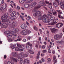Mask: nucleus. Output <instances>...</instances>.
<instances>
[{
	"label": "nucleus",
	"mask_w": 64,
	"mask_h": 64,
	"mask_svg": "<svg viewBox=\"0 0 64 64\" xmlns=\"http://www.w3.org/2000/svg\"><path fill=\"white\" fill-rule=\"evenodd\" d=\"M48 62H49V63L51 61V60L50 58H48Z\"/></svg>",
	"instance_id": "09e8293b"
},
{
	"label": "nucleus",
	"mask_w": 64,
	"mask_h": 64,
	"mask_svg": "<svg viewBox=\"0 0 64 64\" xmlns=\"http://www.w3.org/2000/svg\"><path fill=\"white\" fill-rule=\"evenodd\" d=\"M19 2L21 4H23L24 3V0H19Z\"/></svg>",
	"instance_id": "72a5a7b5"
},
{
	"label": "nucleus",
	"mask_w": 64,
	"mask_h": 64,
	"mask_svg": "<svg viewBox=\"0 0 64 64\" xmlns=\"http://www.w3.org/2000/svg\"><path fill=\"white\" fill-rule=\"evenodd\" d=\"M11 46H10L11 48L12 49H14L15 48V46L16 45V44H11Z\"/></svg>",
	"instance_id": "a211bd4d"
},
{
	"label": "nucleus",
	"mask_w": 64,
	"mask_h": 64,
	"mask_svg": "<svg viewBox=\"0 0 64 64\" xmlns=\"http://www.w3.org/2000/svg\"><path fill=\"white\" fill-rule=\"evenodd\" d=\"M32 46H28V45H26V47L27 49L28 50H31L32 49V47H31Z\"/></svg>",
	"instance_id": "f3484780"
},
{
	"label": "nucleus",
	"mask_w": 64,
	"mask_h": 64,
	"mask_svg": "<svg viewBox=\"0 0 64 64\" xmlns=\"http://www.w3.org/2000/svg\"><path fill=\"white\" fill-rule=\"evenodd\" d=\"M46 32H47V35H48V36H49V31H47Z\"/></svg>",
	"instance_id": "4d7b16f0"
},
{
	"label": "nucleus",
	"mask_w": 64,
	"mask_h": 64,
	"mask_svg": "<svg viewBox=\"0 0 64 64\" xmlns=\"http://www.w3.org/2000/svg\"><path fill=\"white\" fill-rule=\"evenodd\" d=\"M28 52L31 54H34V52L33 51L29 50L28 51Z\"/></svg>",
	"instance_id": "473e14b6"
},
{
	"label": "nucleus",
	"mask_w": 64,
	"mask_h": 64,
	"mask_svg": "<svg viewBox=\"0 0 64 64\" xmlns=\"http://www.w3.org/2000/svg\"><path fill=\"white\" fill-rule=\"evenodd\" d=\"M24 56H25L26 57H27L28 56V55L26 54H25Z\"/></svg>",
	"instance_id": "e2e57ef3"
},
{
	"label": "nucleus",
	"mask_w": 64,
	"mask_h": 64,
	"mask_svg": "<svg viewBox=\"0 0 64 64\" xmlns=\"http://www.w3.org/2000/svg\"><path fill=\"white\" fill-rule=\"evenodd\" d=\"M24 28H25V29H26V28H27V25H26V24H25L24 25Z\"/></svg>",
	"instance_id": "774afa93"
},
{
	"label": "nucleus",
	"mask_w": 64,
	"mask_h": 64,
	"mask_svg": "<svg viewBox=\"0 0 64 64\" xmlns=\"http://www.w3.org/2000/svg\"><path fill=\"white\" fill-rule=\"evenodd\" d=\"M20 17L21 18L22 20H23V21H24V16H22L20 15Z\"/></svg>",
	"instance_id": "37998d69"
},
{
	"label": "nucleus",
	"mask_w": 64,
	"mask_h": 64,
	"mask_svg": "<svg viewBox=\"0 0 64 64\" xmlns=\"http://www.w3.org/2000/svg\"><path fill=\"white\" fill-rule=\"evenodd\" d=\"M17 45L18 47H19V48H22V46L21 45H19L18 44H17Z\"/></svg>",
	"instance_id": "a19ab883"
},
{
	"label": "nucleus",
	"mask_w": 64,
	"mask_h": 64,
	"mask_svg": "<svg viewBox=\"0 0 64 64\" xmlns=\"http://www.w3.org/2000/svg\"><path fill=\"white\" fill-rule=\"evenodd\" d=\"M30 62V61L26 59L24 60V62L25 63H26V64H29V62Z\"/></svg>",
	"instance_id": "6ab92c4d"
},
{
	"label": "nucleus",
	"mask_w": 64,
	"mask_h": 64,
	"mask_svg": "<svg viewBox=\"0 0 64 64\" xmlns=\"http://www.w3.org/2000/svg\"><path fill=\"white\" fill-rule=\"evenodd\" d=\"M49 11L52 13L54 15L56 16V14H57V12H55V10L53 9H51L49 10Z\"/></svg>",
	"instance_id": "9d476101"
},
{
	"label": "nucleus",
	"mask_w": 64,
	"mask_h": 64,
	"mask_svg": "<svg viewBox=\"0 0 64 64\" xmlns=\"http://www.w3.org/2000/svg\"><path fill=\"white\" fill-rule=\"evenodd\" d=\"M24 8H29V4H27L25 5L24 6Z\"/></svg>",
	"instance_id": "2f4dec72"
},
{
	"label": "nucleus",
	"mask_w": 64,
	"mask_h": 64,
	"mask_svg": "<svg viewBox=\"0 0 64 64\" xmlns=\"http://www.w3.org/2000/svg\"><path fill=\"white\" fill-rule=\"evenodd\" d=\"M58 20V19H56L55 20H54V22H55V23H57Z\"/></svg>",
	"instance_id": "a18cd8bd"
},
{
	"label": "nucleus",
	"mask_w": 64,
	"mask_h": 64,
	"mask_svg": "<svg viewBox=\"0 0 64 64\" xmlns=\"http://www.w3.org/2000/svg\"><path fill=\"white\" fill-rule=\"evenodd\" d=\"M30 19H31V18L29 16H28V17H27V18H26L27 20L28 21H29Z\"/></svg>",
	"instance_id": "79ce46f5"
},
{
	"label": "nucleus",
	"mask_w": 64,
	"mask_h": 64,
	"mask_svg": "<svg viewBox=\"0 0 64 64\" xmlns=\"http://www.w3.org/2000/svg\"><path fill=\"white\" fill-rule=\"evenodd\" d=\"M18 25V23L17 22H15L12 23V27H16Z\"/></svg>",
	"instance_id": "ddd939ff"
},
{
	"label": "nucleus",
	"mask_w": 64,
	"mask_h": 64,
	"mask_svg": "<svg viewBox=\"0 0 64 64\" xmlns=\"http://www.w3.org/2000/svg\"><path fill=\"white\" fill-rule=\"evenodd\" d=\"M56 43H58V44H60V41L59 40L57 41L56 42Z\"/></svg>",
	"instance_id": "bf43d9fd"
},
{
	"label": "nucleus",
	"mask_w": 64,
	"mask_h": 64,
	"mask_svg": "<svg viewBox=\"0 0 64 64\" xmlns=\"http://www.w3.org/2000/svg\"><path fill=\"white\" fill-rule=\"evenodd\" d=\"M48 6H49V8L51 9L52 8V3H50L48 4Z\"/></svg>",
	"instance_id": "c756f323"
},
{
	"label": "nucleus",
	"mask_w": 64,
	"mask_h": 64,
	"mask_svg": "<svg viewBox=\"0 0 64 64\" xmlns=\"http://www.w3.org/2000/svg\"><path fill=\"white\" fill-rule=\"evenodd\" d=\"M19 55H20V56L18 57L19 59H20L23 60V58L24 57V56L23 55H19Z\"/></svg>",
	"instance_id": "c85d7f7f"
},
{
	"label": "nucleus",
	"mask_w": 64,
	"mask_h": 64,
	"mask_svg": "<svg viewBox=\"0 0 64 64\" xmlns=\"http://www.w3.org/2000/svg\"><path fill=\"white\" fill-rule=\"evenodd\" d=\"M15 41H16V42L18 41H21V38H20V36H19L18 38L16 40H15Z\"/></svg>",
	"instance_id": "4c0bfd02"
},
{
	"label": "nucleus",
	"mask_w": 64,
	"mask_h": 64,
	"mask_svg": "<svg viewBox=\"0 0 64 64\" xmlns=\"http://www.w3.org/2000/svg\"><path fill=\"white\" fill-rule=\"evenodd\" d=\"M10 59L12 60H13L15 62L17 63V62H18V61H19L20 59H19V57H18L17 58H13L11 57L10 58Z\"/></svg>",
	"instance_id": "423d86ee"
},
{
	"label": "nucleus",
	"mask_w": 64,
	"mask_h": 64,
	"mask_svg": "<svg viewBox=\"0 0 64 64\" xmlns=\"http://www.w3.org/2000/svg\"><path fill=\"white\" fill-rule=\"evenodd\" d=\"M56 26L57 27L60 28V27H62L63 26V24L62 23H59L58 24H56Z\"/></svg>",
	"instance_id": "4468645a"
},
{
	"label": "nucleus",
	"mask_w": 64,
	"mask_h": 64,
	"mask_svg": "<svg viewBox=\"0 0 64 64\" xmlns=\"http://www.w3.org/2000/svg\"><path fill=\"white\" fill-rule=\"evenodd\" d=\"M48 19V18L47 17V16H44V18L43 19V22L45 23H47L48 22L50 25H52V22L49 20Z\"/></svg>",
	"instance_id": "f03ea898"
},
{
	"label": "nucleus",
	"mask_w": 64,
	"mask_h": 64,
	"mask_svg": "<svg viewBox=\"0 0 64 64\" xmlns=\"http://www.w3.org/2000/svg\"><path fill=\"white\" fill-rule=\"evenodd\" d=\"M12 55L14 57H17L18 56V53L16 52H13L12 53Z\"/></svg>",
	"instance_id": "f8f14e48"
},
{
	"label": "nucleus",
	"mask_w": 64,
	"mask_h": 64,
	"mask_svg": "<svg viewBox=\"0 0 64 64\" xmlns=\"http://www.w3.org/2000/svg\"><path fill=\"white\" fill-rule=\"evenodd\" d=\"M27 45H28V46H32V44H31V43L28 42L27 44Z\"/></svg>",
	"instance_id": "e433bc0d"
},
{
	"label": "nucleus",
	"mask_w": 64,
	"mask_h": 64,
	"mask_svg": "<svg viewBox=\"0 0 64 64\" xmlns=\"http://www.w3.org/2000/svg\"><path fill=\"white\" fill-rule=\"evenodd\" d=\"M38 40L39 41H41V38L40 37L39 38V39H38Z\"/></svg>",
	"instance_id": "680f3d73"
},
{
	"label": "nucleus",
	"mask_w": 64,
	"mask_h": 64,
	"mask_svg": "<svg viewBox=\"0 0 64 64\" xmlns=\"http://www.w3.org/2000/svg\"><path fill=\"white\" fill-rule=\"evenodd\" d=\"M56 56H54V58H53V60L54 61H55V60L56 59Z\"/></svg>",
	"instance_id": "13d9d810"
},
{
	"label": "nucleus",
	"mask_w": 64,
	"mask_h": 64,
	"mask_svg": "<svg viewBox=\"0 0 64 64\" xmlns=\"http://www.w3.org/2000/svg\"><path fill=\"white\" fill-rule=\"evenodd\" d=\"M39 30L40 31V32L41 34H42V30H41L40 29Z\"/></svg>",
	"instance_id": "0e129e2a"
},
{
	"label": "nucleus",
	"mask_w": 64,
	"mask_h": 64,
	"mask_svg": "<svg viewBox=\"0 0 64 64\" xmlns=\"http://www.w3.org/2000/svg\"><path fill=\"white\" fill-rule=\"evenodd\" d=\"M56 11L59 14H60V15H61L62 14V11L61 10H56Z\"/></svg>",
	"instance_id": "f704fd0d"
},
{
	"label": "nucleus",
	"mask_w": 64,
	"mask_h": 64,
	"mask_svg": "<svg viewBox=\"0 0 64 64\" xmlns=\"http://www.w3.org/2000/svg\"><path fill=\"white\" fill-rule=\"evenodd\" d=\"M37 4L36 2H34L31 5L32 6V7H34V6H35L37 5Z\"/></svg>",
	"instance_id": "4be33fe9"
},
{
	"label": "nucleus",
	"mask_w": 64,
	"mask_h": 64,
	"mask_svg": "<svg viewBox=\"0 0 64 64\" xmlns=\"http://www.w3.org/2000/svg\"><path fill=\"white\" fill-rule=\"evenodd\" d=\"M21 49L18 48V47H16L15 48V50L16 51H21Z\"/></svg>",
	"instance_id": "7c9ffc66"
},
{
	"label": "nucleus",
	"mask_w": 64,
	"mask_h": 64,
	"mask_svg": "<svg viewBox=\"0 0 64 64\" xmlns=\"http://www.w3.org/2000/svg\"><path fill=\"white\" fill-rule=\"evenodd\" d=\"M7 2H8V3L10 2V3H11V2L9 0H7Z\"/></svg>",
	"instance_id": "338daca9"
},
{
	"label": "nucleus",
	"mask_w": 64,
	"mask_h": 64,
	"mask_svg": "<svg viewBox=\"0 0 64 64\" xmlns=\"http://www.w3.org/2000/svg\"><path fill=\"white\" fill-rule=\"evenodd\" d=\"M55 2L58 4V5H59L60 4L61 5V7L62 9L64 10V4L62 3L61 1H60L59 0H55Z\"/></svg>",
	"instance_id": "39448f33"
},
{
	"label": "nucleus",
	"mask_w": 64,
	"mask_h": 64,
	"mask_svg": "<svg viewBox=\"0 0 64 64\" xmlns=\"http://www.w3.org/2000/svg\"><path fill=\"white\" fill-rule=\"evenodd\" d=\"M26 24H27V25H28V26H30V24H29V23H28V22L26 21Z\"/></svg>",
	"instance_id": "864d4df0"
},
{
	"label": "nucleus",
	"mask_w": 64,
	"mask_h": 64,
	"mask_svg": "<svg viewBox=\"0 0 64 64\" xmlns=\"http://www.w3.org/2000/svg\"><path fill=\"white\" fill-rule=\"evenodd\" d=\"M11 37H10V38H8V42H11L13 41V40L12 39Z\"/></svg>",
	"instance_id": "5701e85b"
},
{
	"label": "nucleus",
	"mask_w": 64,
	"mask_h": 64,
	"mask_svg": "<svg viewBox=\"0 0 64 64\" xmlns=\"http://www.w3.org/2000/svg\"><path fill=\"white\" fill-rule=\"evenodd\" d=\"M8 18V16L6 14H5L1 17V19L2 20H3L2 22H8V21H9V20L7 19Z\"/></svg>",
	"instance_id": "7ed1b4c3"
},
{
	"label": "nucleus",
	"mask_w": 64,
	"mask_h": 64,
	"mask_svg": "<svg viewBox=\"0 0 64 64\" xmlns=\"http://www.w3.org/2000/svg\"><path fill=\"white\" fill-rule=\"evenodd\" d=\"M5 34H6L8 38L12 37V36H11L10 34V31H6V32H5Z\"/></svg>",
	"instance_id": "9b49d317"
},
{
	"label": "nucleus",
	"mask_w": 64,
	"mask_h": 64,
	"mask_svg": "<svg viewBox=\"0 0 64 64\" xmlns=\"http://www.w3.org/2000/svg\"><path fill=\"white\" fill-rule=\"evenodd\" d=\"M14 30L15 31H16V32H19L20 31V30L18 28H14Z\"/></svg>",
	"instance_id": "cd10ccee"
},
{
	"label": "nucleus",
	"mask_w": 64,
	"mask_h": 64,
	"mask_svg": "<svg viewBox=\"0 0 64 64\" xmlns=\"http://www.w3.org/2000/svg\"><path fill=\"white\" fill-rule=\"evenodd\" d=\"M33 0H28V3H31L32 2Z\"/></svg>",
	"instance_id": "de8ad7c7"
},
{
	"label": "nucleus",
	"mask_w": 64,
	"mask_h": 64,
	"mask_svg": "<svg viewBox=\"0 0 64 64\" xmlns=\"http://www.w3.org/2000/svg\"><path fill=\"white\" fill-rule=\"evenodd\" d=\"M7 4H4L2 5V7L3 8L4 10L7 8Z\"/></svg>",
	"instance_id": "412c9836"
},
{
	"label": "nucleus",
	"mask_w": 64,
	"mask_h": 64,
	"mask_svg": "<svg viewBox=\"0 0 64 64\" xmlns=\"http://www.w3.org/2000/svg\"><path fill=\"white\" fill-rule=\"evenodd\" d=\"M41 14H42V13L40 11H38L34 14V16L35 17H36V16H38L39 18L38 19V20L40 21V20H41L43 19V18H44V16H45V15H44L43 16L41 15Z\"/></svg>",
	"instance_id": "f257e3e1"
},
{
	"label": "nucleus",
	"mask_w": 64,
	"mask_h": 64,
	"mask_svg": "<svg viewBox=\"0 0 64 64\" xmlns=\"http://www.w3.org/2000/svg\"><path fill=\"white\" fill-rule=\"evenodd\" d=\"M56 24V23L55 22H52V25H55V24Z\"/></svg>",
	"instance_id": "5fc2aeb1"
},
{
	"label": "nucleus",
	"mask_w": 64,
	"mask_h": 64,
	"mask_svg": "<svg viewBox=\"0 0 64 64\" xmlns=\"http://www.w3.org/2000/svg\"><path fill=\"white\" fill-rule=\"evenodd\" d=\"M61 37L59 34H57L54 36V40H59L61 38Z\"/></svg>",
	"instance_id": "0eeeda50"
},
{
	"label": "nucleus",
	"mask_w": 64,
	"mask_h": 64,
	"mask_svg": "<svg viewBox=\"0 0 64 64\" xmlns=\"http://www.w3.org/2000/svg\"><path fill=\"white\" fill-rule=\"evenodd\" d=\"M7 57L6 56V55H4V59H6Z\"/></svg>",
	"instance_id": "69168bd1"
},
{
	"label": "nucleus",
	"mask_w": 64,
	"mask_h": 64,
	"mask_svg": "<svg viewBox=\"0 0 64 64\" xmlns=\"http://www.w3.org/2000/svg\"><path fill=\"white\" fill-rule=\"evenodd\" d=\"M19 61H20V64H24V61L23 60L20 59Z\"/></svg>",
	"instance_id": "aec40b11"
},
{
	"label": "nucleus",
	"mask_w": 64,
	"mask_h": 64,
	"mask_svg": "<svg viewBox=\"0 0 64 64\" xmlns=\"http://www.w3.org/2000/svg\"><path fill=\"white\" fill-rule=\"evenodd\" d=\"M40 55V52H39L38 54V56L36 57V59H39L40 58V57H39Z\"/></svg>",
	"instance_id": "bb28decb"
},
{
	"label": "nucleus",
	"mask_w": 64,
	"mask_h": 64,
	"mask_svg": "<svg viewBox=\"0 0 64 64\" xmlns=\"http://www.w3.org/2000/svg\"><path fill=\"white\" fill-rule=\"evenodd\" d=\"M47 52V50H42V52L44 53H46Z\"/></svg>",
	"instance_id": "8fccbe9b"
},
{
	"label": "nucleus",
	"mask_w": 64,
	"mask_h": 64,
	"mask_svg": "<svg viewBox=\"0 0 64 64\" xmlns=\"http://www.w3.org/2000/svg\"><path fill=\"white\" fill-rule=\"evenodd\" d=\"M64 42L63 40L60 41V44H63Z\"/></svg>",
	"instance_id": "603ef678"
},
{
	"label": "nucleus",
	"mask_w": 64,
	"mask_h": 64,
	"mask_svg": "<svg viewBox=\"0 0 64 64\" xmlns=\"http://www.w3.org/2000/svg\"><path fill=\"white\" fill-rule=\"evenodd\" d=\"M34 29L35 31H38V28L36 26H34Z\"/></svg>",
	"instance_id": "c9c22d12"
},
{
	"label": "nucleus",
	"mask_w": 64,
	"mask_h": 64,
	"mask_svg": "<svg viewBox=\"0 0 64 64\" xmlns=\"http://www.w3.org/2000/svg\"><path fill=\"white\" fill-rule=\"evenodd\" d=\"M4 2V0H0V2L2 4H3Z\"/></svg>",
	"instance_id": "ea45409f"
},
{
	"label": "nucleus",
	"mask_w": 64,
	"mask_h": 64,
	"mask_svg": "<svg viewBox=\"0 0 64 64\" xmlns=\"http://www.w3.org/2000/svg\"><path fill=\"white\" fill-rule=\"evenodd\" d=\"M21 27L22 29H24V24H22L21 26Z\"/></svg>",
	"instance_id": "49530a36"
},
{
	"label": "nucleus",
	"mask_w": 64,
	"mask_h": 64,
	"mask_svg": "<svg viewBox=\"0 0 64 64\" xmlns=\"http://www.w3.org/2000/svg\"><path fill=\"white\" fill-rule=\"evenodd\" d=\"M53 4L55 7H58V6H59V5H58V4H57V2H54Z\"/></svg>",
	"instance_id": "393cba45"
},
{
	"label": "nucleus",
	"mask_w": 64,
	"mask_h": 64,
	"mask_svg": "<svg viewBox=\"0 0 64 64\" xmlns=\"http://www.w3.org/2000/svg\"><path fill=\"white\" fill-rule=\"evenodd\" d=\"M17 14L16 12L15 11H13L10 14L11 16H15Z\"/></svg>",
	"instance_id": "2eb2a0df"
},
{
	"label": "nucleus",
	"mask_w": 64,
	"mask_h": 64,
	"mask_svg": "<svg viewBox=\"0 0 64 64\" xmlns=\"http://www.w3.org/2000/svg\"><path fill=\"white\" fill-rule=\"evenodd\" d=\"M10 19H11L12 20H15L17 19V17L15 16H11Z\"/></svg>",
	"instance_id": "b1692460"
},
{
	"label": "nucleus",
	"mask_w": 64,
	"mask_h": 64,
	"mask_svg": "<svg viewBox=\"0 0 64 64\" xmlns=\"http://www.w3.org/2000/svg\"><path fill=\"white\" fill-rule=\"evenodd\" d=\"M2 28H7L8 27V24H3L2 23L0 26Z\"/></svg>",
	"instance_id": "6e6552de"
},
{
	"label": "nucleus",
	"mask_w": 64,
	"mask_h": 64,
	"mask_svg": "<svg viewBox=\"0 0 64 64\" xmlns=\"http://www.w3.org/2000/svg\"><path fill=\"white\" fill-rule=\"evenodd\" d=\"M51 31L52 32V33H54L56 32V31H57V30L55 28H53L51 29Z\"/></svg>",
	"instance_id": "dca6fc26"
},
{
	"label": "nucleus",
	"mask_w": 64,
	"mask_h": 64,
	"mask_svg": "<svg viewBox=\"0 0 64 64\" xmlns=\"http://www.w3.org/2000/svg\"><path fill=\"white\" fill-rule=\"evenodd\" d=\"M31 32L30 30H24V35H26L27 34H29L30 33H31Z\"/></svg>",
	"instance_id": "1a4fd4ad"
},
{
	"label": "nucleus",
	"mask_w": 64,
	"mask_h": 64,
	"mask_svg": "<svg viewBox=\"0 0 64 64\" xmlns=\"http://www.w3.org/2000/svg\"><path fill=\"white\" fill-rule=\"evenodd\" d=\"M45 3L46 4H50L49 2H47V0L46 1Z\"/></svg>",
	"instance_id": "6e6d98bb"
},
{
	"label": "nucleus",
	"mask_w": 64,
	"mask_h": 64,
	"mask_svg": "<svg viewBox=\"0 0 64 64\" xmlns=\"http://www.w3.org/2000/svg\"><path fill=\"white\" fill-rule=\"evenodd\" d=\"M22 34L23 35H24V30H23L22 31Z\"/></svg>",
	"instance_id": "3c124183"
},
{
	"label": "nucleus",
	"mask_w": 64,
	"mask_h": 64,
	"mask_svg": "<svg viewBox=\"0 0 64 64\" xmlns=\"http://www.w3.org/2000/svg\"><path fill=\"white\" fill-rule=\"evenodd\" d=\"M58 17L60 19H64V18L60 15V14L58 15Z\"/></svg>",
	"instance_id": "58836bf2"
},
{
	"label": "nucleus",
	"mask_w": 64,
	"mask_h": 64,
	"mask_svg": "<svg viewBox=\"0 0 64 64\" xmlns=\"http://www.w3.org/2000/svg\"><path fill=\"white\" fill-rule=\"evenodd\" d=\"M38 6H36V9H39V8H40L41 7V6H46V4L44 3V2H39L38 4Z\"/></svg>",
	"instance_id": "20e7f679"
},
{
	"label": "nucleus",
	"mask_w": 64,
	"mask_h": 64,
	"mask_svg": "<svg viewBox=\"0 0 64 64\" xmlns=\"http://www.w3.org/2000/svg\"><path fill=\"white\" fill-rule=\"evenodd\" d=\"M10 33L12 34V35H14V36H15L16 37H17V36H16L17 34L14 33V32L12 31L10 32Z\"/></svg>",
	"instance_id": "a878e982"
},
{
	"label": "nucleus",
	"mask_w": 64,
	"mask_h": 64,
	"mask_svg": "<svg viewBox=\"0 0 64 64\" xmlns=\"http://www.w3.org/2000/svg\"><path fill=\"white\" fill-rule=\"evenodd\" d=\"M42 62H45V60L43 58H42Z\"/></svg>",
	"instance_id": "052dcab7"
},
{
	"label": "nucleus",
	"mask_w": 64,
	"mask_h": 64,
	"mask_svg": "<svg viewBox=\"0 0 64 64\" xmlns=\"http://www.w3.org/2000/svg\"><path fill=\"white\" fill-rule=\"evenodd\" d=\"M42 48L43 49H45L46 48V46L45 45H43L42 46Z\"/></svg>",
	"instance_id": "c03bdc74"
}]
</instances>
